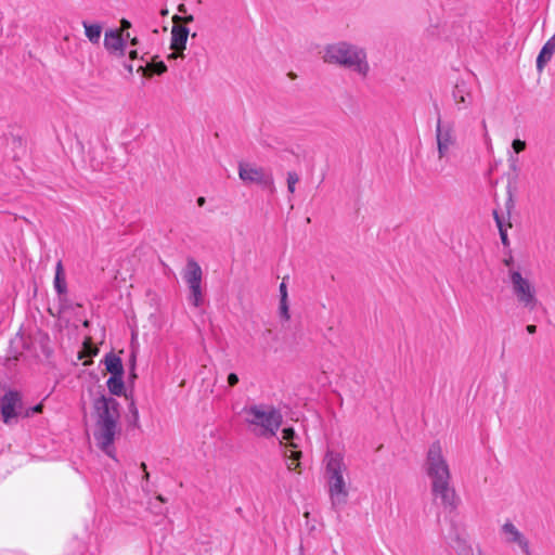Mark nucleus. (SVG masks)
<instances>
[{"label":"nucleus","instance_id":"f257e3e1","mask_svg":"<svg viewBox=\"0 0 555 555\" xmlns=\"http://www.w3.org/2000/svg\"><path fill=\"white\" fill-rule=\"evenodd\" d=\"M425 469L430 481L434 501L446 509H454L459 500L451 485L450 465L440 441H434L428 447Z\"/></svg>","mask_w":555,"mask_h":555},{"label":"nucleus","instance_id":"f03ea898","mask_svg":"<svg viewBox=\"0 0 555 555\" xmlns=\"http://www.w3.org/2000/svg\"><path fill=\"white\" fill-rule=\"evenodd\" d=\"M94 429L96 446L109 457L116 460L114 441L119 434V403L116 399L100 396L93 401Z\"/></svg>","mask_w":555,"mask_h":555},{"label":"nucleus","instance_id":"7ed1b4c3","mask_svg":"<svg viewBox=\"0 0 555 555\" xmlns=\"http://www.w3.org/2000/svg\"><path fill=\"white\" fill-rule=\"evenodd\" d=\"M322 60L324 63L349 69L362 78H365L370 72L366 51L348 41L326 44L323 49Z\"/></svg>","mask_w":555,"mask_h":555},{"label":"nucleus","instance_id":"20e7f679","mask_svg":"<svg viewBox=\"0 0 555 555\" xmlns=\"http://www.w3.org/2000/svg\"><path fill=\"white\" fill-rule=\"evenodd\" d=\"M324 467L331 504L335 509H339L347 503L349 495L348 466L344 454L338 451H327L324 456Z\"/></svg>","mask_w":555,"mask_h":555},{"label":"nucleus","instance_id":"39448f33","mask_svg":"<svg viewBox=\"0 0 555 555\" xmlns=\"http://www.w3.org/2000/svg\"><path fill=\"white\" fill-rule=\"evenodd\" d=\"M243 416L249 430L259 438L278 437L283 423L282 412L272 404L254 403L244 406Z\"/></svg>","mask_w":555,"mask_h":555},{"label":"nucleus","instance_id":"423d86ee","mask_svg":"<svg viewBox=\"0 0 555 555\" xmlns=\"http://www.w3.org/2000/svg\"><path fill=\"white\" fill-rule=\"evenodd\" d=\"M508 267L506 273V282L517 302L532 311L537 308L539 300L537 296V287L530 278V273L524 271L519 266H515L512 259L506 260Z\"/></svg>","mask_w":555,"mask_h":555},{"label":"nucleus","instance_id":"0eeeda50","mask_svg":"<svg viewBox=\"0 0 555 555\" xmlns=\"http://www.w3.org/2000/svg\"><path fill=\"white\" fill-rule=\"evenodd\" d=\"M435 135L439 162L450 163L456 156L459 150L454 126L451 122H442L439 118Z\"/></svg>","mask_w":555,"mask_h":555},{"label":"nucleus","instance_id":"6e6552de","mask_svg":"<svg viewBox=\"0 0 555 555\" xmlns=\"http://www.w3.org/2000/svg\"><path fill=\"white\" fill-rule=\"evenodd\" d=\"M183 279L190 288L189 301L194 307L203 304L202 280L203 271L201 266L194 260L189 259L183 272Z\"/></svg>","mask_w":555,"mask_h":555},{"label":"nucleus","instance_id":"1a4fd4ad","mask_svg":"<svg viewBox=\"0 0 555 555\" xmlns=\"http://www.w3.org/2000/svg\"><path fill=\"white\" fill-rule=\"evenodd\" d=\"M238 177L245 184H257L274 190V181L270 171L251 163H240Z\"/></svg>","mask_w":555,"mask_h":555},{"label":"nucleus","instance_id":"9d476101","mask_svg":"<svg viewBox=\"0 0 555 555\" xmlns=\"http://www.w3.org/2000/svg\"><path fill=\"white\" fill-rule=\"evenodd\" d=\"M279 443L281 446L291 447L292 450L289 454H285L287 456V468L289 470H294L298 467L299 459L301 457L300 448V437L295 433L294 428L285 427L282 429L281 437H278Z\"/></svg>","mask_w":555,"mask_h":555},{"label":"nucleus","instance_id":"9b49d317","mask_svg":"<svg viewBox=\"0 0 555 555\" xmlns=\"http://www.w3.org/2000/svg\"><path fill=\"white\" fill-rule=\"evenodd\" d=\"M21 411L22 399L18 392L9 391L0 398V412L5 424L16 420Z\"/></svg>","mask_w":555,"mask_h":555},{"label":"nucleus","instance_id":"f8f14e48","mask_svg":"<svg viewBox=\"0 0 555 555\" xmlns=\"http://www.w3.org/2000/svg\"><path fill=\"white\" fill-rule=\"evenodd\" d=\"M502 535L506 543L516 544L526 554L530 555L529 543L525 535L511 521L502 526Z\"/></svg>","mask_w":555,"mask_h":555},{"label":"nucleus","instance_id":"ddd939ff","mask_svg":"<svg viewBox=\"0 0 555 555\" xmlns=\"http://www.w3.org/2000/svg\"><path fill=\"white\" fill-rule=\"evenodd\" d=\"M189 37V28L184 25L175 24L171 29V49L177 53L176 56L181 55L185 49L186 40ZM175 56V54H172Z\"/></svg>","mask_w":555,"mask_h":555},{"label":"nucleus","instance_id":"4468645a","mask_svg":"<svg viewBox=\"0 0 555 555\" xmlns=\"http://www.w3.org/2000/svg\"><path fill=\"white\" fill-rule=\"evenodd\" d=\"M555 52V34L544 43L538 57L537 69L542 72Z\"/></svg>","mask_w":555,"mask_h":555},{"label":"nucleus","instance_id":"2eb2a0df","mask_svg":"<svg viewBox=\"0 0 555 555\" xmlns=\"http://www.w3.org/2000/svg\"><path fill=\"white\" fill-rule=\"evenodd\" d=\"M124 44V39L119 31L109 30L105 33L104 46L108 51L122 53Z\"/></svg>","mask_w":555,"mask_h":555},{"label":"nucleus","instance_id":"dca6fc26","mask_svg":"<svg viewBox=\"0 0 555 555\" xmlns=\"http://www.w3.org/2000/svg\"><path fill=\"white\" fill-rule=\"evenodd\" d=\"M453 99L459 111L466 108L472 103V94L465 86H455Z\"/></svg>","mask_w":555,"mask_h":555},{"label":"nucleus","instance_id":"f3484780","mask_svg":"<svg viewBox=\"0 0 555 555\" xmlns=\"http://www.w3.org/2000/svg\"><path fill=\"white\" fill-rule=\"evenodd\" d=\"M104 364L107 372L111 373V376L124 375L122 362L118 356L114 353L106 354L104 358Z\"/></svg>","mask_w":555,"mask_h":555},{"label":"nucleus","instance_id":"a211bd4d","mask_svg":"<svg viewBox=\"0 0 555 555\" xmlns=\"http://www.w3.org/2000/svg\"><path fill=\"white\" fill-rule=\"evenodd\" d=\"M82 26L88 40L93 44H98L102 35V26L99 23H89L87 21L82 22Z\"/></svg>","mask_w":555,"mask_h":555},{"label":"nucleus","instance_id":"6ab92c4d","mask_svg":"<svg viewBox=\"0 0 555 555\" xmlns=\"http://www.w3.org/2000/svg\"><path fill=\"white\" fill-rule=\"evenodd\" d=\"M54 288L57 292V294H60V295L65 294L67 291L65 273H64V268H63L62 261H57L56 267H55Z\"/></svg>","mask_w":555,"mask_h":555},{"label":"nucleus","instance_id":"aec40b11","mask_svg":"<svg viewBox=\"0 0 555 555\" xmlns=\"http://www.w3.org/2000/svg\"><path fill=\"white\" fill-rule=\"evenodd\" d=\"M124 375H115L111 376L107 382L106 386L109 390V392L114 396H121L125 391V384H124Z\"/></svg>","mask_w":555,"mask_h":555},{"label":"nucleus","instance_id":"412c9836","mask_svg":"<svg viewBox=\"0 0 555 555\" xmlns=\"http://www.w3.org/2000/svg\"><path fill=\"white\" fill-rule=\"evenodd\" d=\"M494 219H495V223L500 231V236H501L502 243L504 245H507V230L503 224V219L499 216V214L496 211H494Z\"/></svg>","mask_w":555,"mask_h":555},{"label":"nucleus","instance_id":"4be33fe9","mask_svg":"<svg viewBox=\"0 0 555 555\" xmlns=\"http://www.w3.org/2000/svg\"><path fill=\"white\" fill-rule=\"evenodd\" d=\"M299 181V177L296 172H288L287 173V189L289 193L295 192V186Z\"/></svg>","mask_w":555,"mask_h":555},{"label":"nucleus","instance_id":"5701e85b","mask_svg":"<svg viewBox=\"0 0 555 555\" xmlns=\"http://www.w3.org/2000/svg\"><path fill=\"white\" fill-rule=\"evenodd\" d=\"M280 314L285 320L289 319L287 299H280Z\"/></svg>","mask_w":555,"mask_h":555},{"label":"nucleus","instance_id":"b1692460","mask_svg":"<svg viewBox=\"0 0 555 555\" xmlns=\"http://www.w3.org/2000/svg\"><path fill=\"white\" fill-rule=\"evenodd\" d=\"M526 149V142L516 139L512 142V150L515 154L522 152Z\"/></svg>","mask_w":555,"mask_h":555},{"label":"nucleus","instance_id":"393cba45","mask_svg":"<svg viewBox=\"0 0 555 555\" xmlns=\"http://www.w3.org/2000/svg\"><path fill=\"white\" fill-rule=\"evenodd\" d=\"M166 69H167V67H166V65L163 62L157 63L154 66V73L157 74V75H160V74L165 73Z\"/></svg>","mask_w":555,"mask_h":555},{"label":"nucleus","instance_id":"a878e982","mask_svg":"<svg viewBox=\"0 0 555 555\" xmlns=\"http://www.w3.org/2000/svg\"><path fill=\"white\" fill-rule=\"evenodd\" d=\"M280 296L281 299H287V286L285 281L280 284Z\"/></svg>","mask_w":555,"mask_h":555},{"label":"nucleus","instance_id":"bb28decb","mask_svg":"<svg viewBox=\"0 0 555 555\" xmlns=\"http://www.w3.org/2000/svg\"><path fill=\"white\" fill-rule=\"evenodd\" d=\"M238 383V377L235 373H231L228 376V384L229 386L233 387Z\"/></svg>","mask_w":555,"mask_h":555},{"label":"nucleus","instance_id":"cd10ccee","mask_svg":"<svg viewBox=\"0 0 555 555\" xmlns=\"http://www.w3.org/2000/svg\"><path fill=\"white\" fill-rule=\"evenodd\" d=\"M508 162H509V167L513 170H516L518 159L512 153H508Z\"/></svg>","mask_w":555,"mask_h":555},{"label":"nucleus","instance_id":"c85d7f7f","mask_svg":"<svg viewBox=\"0 0 555 555\" xmlns=\"http://www.w3.org/2000/svg\"><path fill=\"white\" fill-rule=\"evenodd\" d=\"M41 411H42V404L40 403V404H37L34 408H31L30 412L27 411L26 416H29L30 414H35V413H41Z\"/></svg>","mask_w":555,"mask_h":555},{"label":"nucleus","instance_id":"c756f323","mask_svg":"<svg viewBox=\"0 0 555 555\" xmlns=\"http://www.w3.org/2000/svg\"><path fill=\"white\" fill-rule=\"evenodd\" d=\"M526 330L529 334H534L537 332V326L535 325H527Z\"/></svg>","mask_w":555,"mask_h":555},{"label":"nucleus","instance_id":"7c9ffc66","mask_svg":"<svg viewBox=\"0 0 555 555\" xmlns=\"http://www.w3.org/2000/svg\"><path fill=\"white\" fill-rule=\"evenodd\" d=\"M121 24H122L124 28L130 27V23L128 21H126V20H122Z\"/></svg>","mask_w":555,"mask_h":555},{"label":"nucleus","instance_id":"2f4dec72","mask_svg":"<svg viewBox=\"0 0 555 555\" xmlns=\"http://www.w3.org/2000/svg\"><path fill=\"white\" fill-rule=\"evenodd\" d=\"M129 56H130L131 59H135V57H137V51H135V50H131V51L129 52Z\"/></svg>","mask_w":555,"mask_h":555},{"label":"nucleus","instance_id":"473e14b6","mask_svg":"<svg viewBox=\"0 0 555 555\" xmlns=\"http://www.w3.org/2000/svg\"><path fill=\"white\" fill-rule=\"evenodd\" d=\"M142 469L145 472V478H149V473L146 472V465L144 463L141 464Z\"/></svg>","mask_w":555,"mask_h":555},{"label":"nucleus","instance_id":"72a5a7b5","mask_svg":"<svg viewBox=\"0 0 555 555\" xmlns=\"http://www.w3.org/2000/svg\"><path fill=\"white\" fill-rule=\"evenodd\" d=\"M197 203H198L199 206H202L205 203V198L204 197H199L197 199Z\"/></svg>","mask_w":555,"mask_h":555},{"label":"nucleus","instance_id":"f704fd0d","mask_svg":"<svg viewBox=\"0 0 555 555\" xmlns=\"http://www.w3.org/2000/svg\"><path fill=\"white\" fill-rule=\"evenodd\" d=\"M157 499H158L159 501L164 502V499H163V496H162V495H158V496H157Z\"/></svg>","mask_w":555,"mask_h":555}]
</instances>
